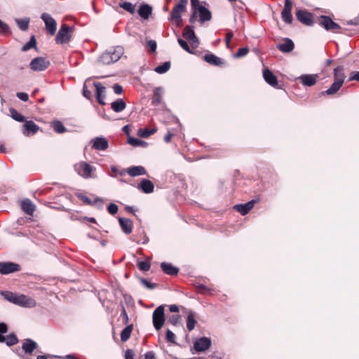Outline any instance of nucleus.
<instances>
[{
  "instance_id": "nucleus-1",
  "label": "nucleus",
  "mask_w": 359,
  "mask_h": 359,
  "mask_svg": "<svg viewBox=\"0 0 359 359\" xmlns=\"http://www.w3.org/2000/svg\"><path fill=\"white\" fill-rule=\"evenodd\" d=\"M343 72V66H338L334 69V81L330 88L324 92H322L323 95H334L340 89L344 82V75Z\"/></svg>"
},
{
  "instance_id": "nucleus-2",
  "label": "nucleus",
  "mask_w": 359,
  "mask_h": 359,
  "mask_svg": "<svg viewBox=\"0 0 359 359\" xmlns=\"http://www.w3.org/2000/svg\"><path fill=\"white\" fill-rule=\"evenodd\" d=\"M186 1L177 2L173 7L168 18L170 21L175 22L178 27L182 25V13L186 11Z\"/></svg>"
},
{
  "instance_id": "nucleus-3",
  "label": "nucleus",
  "mask_w": 359,
  "mask_h": 359,
  "mask_svg": "<svg viewBox=\"0 0 359 359\" xmlns=\"http://www.w3.org/2000/svg\"><path fill=\"white\" fill-rule=\"evenodd\" d=\"M73 31V27H69L67 24H63L56 35V43L59 44L68 43L71 39V32H72Z\"/></svg>"
},
{
  "instance_id": "nucleus-4",
  "label": "nucleus",
  "mask_w": 359,
  "mask_h": 359,
  "mask_svg": "<svg viewBox=\"0 0 359 359\" xmlns=\"http://www.w3.org/2000/svg\"><path fill=\"white\" fill-rule=\"evenodd\" d=\"M152 320L154 327L156 330H159L165 323L164 306H158L152 315Z\"/></svg>"
},
{
  "instance_id": "nucleus-5",
  "label": "nucleus",
  "mask_w": 359,
  "mask_h": 359,
  "mask_svg": "<svg viewBox=\"0 0 359 359\" xmlns=\"http://www.w3.org/2000/svg\"><path fill=\"white\" fill-rule=\"evenodd\" d=\"M50 65V62L45 57H38L34 58L30 62V68L35 72H41L46 69Z\"/></svg>"
},
{
  "instance_id": "nucleus-6",
  "label": "nucleus",
  "mask_w": 359,
  "mask_h": 359,
  "mask_svg": "<svg viewBox=\"0 0 359 359\" xmlns=\"http://www.w3.org/2000/svg\"><path fill=\"white\" fill-rule=\"evenodd\" d=\"M182 36L187 40L191 43V46L194 48H196L199 45V40L196 36L193 27L190 25H187L183 30Z\"/></svg>"
},
{
  "instance_id": "nucleus-7",
  "label": "nucleus",
  "mask_w": 359,
  "mask_h": 359,
  "mask_svg": "<svg viewBox=\"0 0 359 359\" xmlns=\"http://www.w3.org/2000/svg\"><path fill=\"white\" fill-rule=\"evenodd\" d=\"M319 24L327 31H334L341 28L340 25L334 22L330 17L321 15L319 18Z\"/></svg>"
},
{
  "instance_id": "nucleus-8",
  "label": "nucleus",
  "mask_w": 359,
  "mask_h": 359,
  "mask_svg": "<svg viewBox=\"0 0 359 359\" xmlns=\"http://www.w3.org/2000/svg\"><path fill=\"white\" fill-rule=\"evenodd\" d=\"M14 304L16 305L20 306L32 308L36 306V302L32 297H29L25 294H20V295H16L15 301Z\"/></svg>"
},
{
  "instance_id": "nucleus-9",
  "label": "nucleus",
  "mask_w": 359,
  "mask_h": 359,
  "mask_svg": "<svg viewBox=\"0 0 359 359\" xmlns=\"http://www.w3.org/2000/svg\"><path fill=\"white\" fill-rule=\"evenodd\" d=\"M14 304L16 305L20 306L32 308L36 306V302L32 297H29L25 294H20V295H16L15 301Z\"/></svg>"
},
{
  "instance_id": "nucleus-10",
  "label": "nucleus",
  "mask_w": 359,
  "mask_h": 359,
  "mask_svg": "<svg viewBox=\"0 0 359 359\" xmlns=\"http://www.w3.org/2000/svg\"><path fill=\"white\" fill-rule=\"evenodd\" d=\"M41 19L43 20L46 25V28L48 32L51 35L55 34L57 29L56 21L51 17L50 14L46 13H43L41 15Z\"/></svg>"
},
{
  "instance_id": "nucleus-11",
  "label": "nucleus",
  "mask_w": 359,
  "mask_h": 359,
  "mask_svg": "<svg viewBox=\"0 0 359 359\" xmlns=\"http://www.w3.org/2000/svg\"><path fill=\"white\" fill-rule=\"evenodd\" d=\"M76 171L79 175L84 178H88L90 177L93 168L91 165L85 162H80L74 166Z\"/></svg>"
},
{
  "instance_id": "nucleus-12",
  "label": "nucleus",
  "mask_w": 359,
  "mask_h": 359,
  "mask_svg": "<svg viewBox=\"0 0 359 359\" xmlns=\"http://www.w3.org/2000/svg\"><path fill=\"white\" fill-rule=\"evenodd\" d=\"M211 340L210 338L203 337L197 339L194 343V348L196 352H203L208 350L211 346Z\"/></svg>"
},
{
  "instance_id": "nucleus-13",
  "label": "nucleus",
  "mask_w": 359,
  "mask_h": 359,
  "mask_svg": "<svg viewBox=\"0 0 359 359\" xmlns=\"http://www.w3.org/2000/svg\"><path fill=\"white\" fill-rule=\"evenodd\" d=\"M296 17L299 22L305 25L310 26L313 24V15L308 11L298 10L296 12Z\"/></svg>"
},
{
  "instance_id": "nucleus-14",
  "label": "nucleus",
  "mask_w": 359,
  "mask_h": 359,
  "mask_svg": "<svg viewBox=\"0 0 359 359\" xmlns=\"http://www.w3.org/2000/svg\"><path fill=\"white\" fill-rule=\"evenodd\" d=\"M20 270L19 264L13 262H0V273L1 274H9Z\"/></svg>"
},
{
  "instance_id": "nucleus-15",
  "label": "nucleus",
  "mask_w": 359,
  "mask_h": 359,
  "mask_svg": "<svg viewBox=\"0 0 359 359\" xmlns=\"http://www.w3.org/2000/svg\"><path fill=\"white\" fill-rule=\"evenodd\" d=\"M39 130V127L33 121H25L22 126V133L26 136L33 135Z\"/></svg>"
},
{
  "instance_id": "nucleus-16",
  "label": "nucleus",
  "mask_w": 359,
  "mask_h": 359,
  "mask_svg": "<svg viewBox=\"0 0 359 359\" xmlns=\"http://www.w3.org/2000/svg\"><path fill=\"white\" fill-rule=\"evenodd\" d=\"M91 142L93 143V148L96 150L104 151L109 147L107 140L102 137H97L93 139Z\"/></svg>"
},
{
  "instance_id": "nucleus-17",
  "label": "nucleus",
  "mask_w": 359,
  "mask_h": 359,
  "mask_svg": "<svg viewBox=\"0 0 359 359\" xmlns=\"http://www.w3.org/2000/svg\"><path fill=\"white\" fill-rule=\"evenodd\" d=\"M94 86L96 89V99L97 102L101 105H104V98H105V87L102 85L100 82H95L94 83Z\"/></svg>"
},
{
  "instance_id": "nucleus-18",
  "label": "nucleus",
  "mask_w": 359,
  "mask_h": 359,
  "mask_svg": "<svg viewBox=\"0 0 359 359\" xmlns=\"http://www.w3.org/2000/svg\"><path fill=\"white\" fill-rule=\"evenodd\" d=\"M198 13L199 21L203 23L205 21H210L212 18L211 12L203 6H198L197 8Z\"/></svg>"
},
{
  "instance_id": "nucleus-19",
  "label": "nucleus",
  "mask_w": 359,
  "mask_h": 359,
  "mask_svg": "<svg viewBox=\"0 0 359 359\" xmlns=\"http://www.w3.org/2000/svg\"><path fill=\"white\" fill-rule=\"evenodd\" d=\"M263 78L264 81L272 87L278 88L276 76L269 69H266L263 71Z\"/></svg>"
},
{
  "instance_id": "nucleus-20",
  "label": "nucleus",
  "mask_w": 359,
  "mask_h": 359,
  "mask_svg": "<svg viewBox=\"0 0 359 359\" xmlns=\"http://www.w3.org/2000/svg\"><path fill=\"white\" fill-rule=\"evenodd\" d=\"M302 83L305 86H312L316 84L318 79V74H303L298 78Z\"/></svg>"
},
{
  "instance_id": "nucleus-21",
  "label": "nucleus",
  "mask_w": 359,
  "mask_h": 359,
  "mask_svg": "<svg viewBox=\"0 0 359 359\" xmlns=\"http://www.w3.org/2000/svg\"><path fill=\"white\" fill-rule=\"evenodd\" d=\"M255 201L252 200L244 204H237L233 206V209L240 212L242 215H247L253 208Z\"/></svg>"
},
{
  "instance_id": "nucleus-22",
  "label": "nucleus",
  "mask_w": 359,
  "mask_h": 359,
  "mask_svg": "<svg viewBox=\"0 0 359 359\" xmlns=\"http://www.w3.org/2000/svg\"><path fill=\"white\" fill-rule=\"evenodd\" d=\"M294 48V44L293 41L289 38H285L283 43H278L277 45V48L282 53H285L291 52Z\"/></svg>"
},
{
  "instance_id": "nucleus-23",
  "label": "nucleus",
  "mask_w": 359,
  "mask_h": 359,
  "mask_svg": "<svg viewBox=\"0 0 359 359\" xmlns=\"http://www.w3.org/2000/svg\"><path fill=\"white\" fill-rule=\"evenodd\" d=\"M118 222L121 230L126 234H129L132 232L133 230V222L128 218L119 217Z\"/></svg>"
},
{
  "instance_id": "nucleus-24",
  "label": "nucleus",
  "mask_w": 359,
  "mask_h": 359,
  "mask_svg": "<svg viewBox=\"0 0 359 359\" xmlns=\"http://www.w3.org/2000/svg\"><path fill=\"white\" fill-rule=\"evenodd\" d=\"M137 188L141 189L142 192L145 194H151L154 191V185L151 181L144 179L138 184Z\"/></svg>"
},
{
  "instance_id": "nucleus-25",
  "label": "nucleus",
  "mask_w": 359,
  "mask_h": 359,
  "mask_svg": "<svg viewBox=\"0 0 359 359\" xmlns=\"http://www.w3.org/2000/svg\"><path fill=\"white\" fill-rule=\"evenodd\" d=\"M38 346L36 342L31 339H27L25 340L22 345V348L26 353L31 354Z\"/></svg>"
},
{
  "instance_id": "nucleus-26",
  "label": "nucleus",
  "mask_w": 359,
  "mask_h": 359,
  "mask_svg": "<svg viewBox=\"0 0 359 359\" xmlns=\"http://www.w3.org/2000/svg\"><path fill=\"white\" fill-rule=\"evenodd\" d=\"M161 268L165 273L170 276H175L179 272L178 268L168 262H162L161 264Z\"/></svg>"
},
{
  "instance_id": "nucleus-27",
  "label": "nucleus",
  "mask_w": 359,
  "mask_h": 359,
  "mask_svg": "<svg viewBox=\"0 0 359 359\" xmlns=\"http://www.w3.org/2000/svg\"><path fill=\"white\" fill-rule=\"evenodd\" d=\"M196 318L197 315L194 311H189L188 312L187 328L189 332L192 331L195 328V326L197 323Z\"/></svg>"
},
{
  "instance_id": "nucleus-28",
  "label": "nucleus",
  "mask_w": 359,
  "mask_h": 359,
  "mask_svg": "<svg viewBox=\"0 0 359 359\" xmlns=\"http://www.w3.org/2000/svg\"><path fill=\"white\" fill-rule=\"evenodd\" d=\"M126 172L131 177H136L145 175L147 171L143 166L137 165L128 168Z\"/></svg>"
},
{
  "instance_id": "nucleus-29",
  "label": "nucleus",
  "mask_w": 359,
  "mask_h": 359,
  "mask_svg": "<svg viewBox=\"0 0 359 359\" xmlns=\"http://www.w3.org/2000/svg\"><path fill=\"white\" fill-rule=\"evenodd\" d=\"M111 54H110L112 58L113 63L117 62L124 53V50L122 46H118L109 49Z\"/></svg>"
},
{
  "instance_id": "nucleus-30",
  "label": "nucleus",
  "mask_w": 359,
  "mask_h": 359,
  "mask_svg": "<svg viewBox=\"0 0 359 359\" xmlns=\"http://www.w3.org/2000/svg\"><path fill=\"white\" fill-rule=\"evenodd\" d=\"M21 208L22 210L27 213V215H32L34 210H35V206L32 203V201L29 199L23 200L21 202Z\"/></svg>"
},
{
  "instance_id": "nucleus-31",
  "label": "nucleus",
  "mask_w": 359,
  "mask_h": 359,
  "mask_svg": "<svg viewBox=\"0 0 359 359\" xmlns=\"http://www.w3.org/2000/svg\"><path fill=\"white\" fill-rule=\"evenodd\" d=\"M204 60L210 65L220 66L223 65L222 60L212 53H207L204 55Z\"/></svg>"
},
{
  "instance_id": "nucleus-32",
  "label": "nucleus",
  "mask_w": 359,
  "mask_h": 359,
  "mask_svg": "<svg viewBox=\"0 0 359 359\" xmlns=\"http://www.w3.org/2000/svg\"><path fill=\"white\" fill-rule=\"evenodd\" d=\"M152 8L149 4H142L140 6L138 10L139 15L143 19H148L151 14Z\"/></svg>"
},
{
  "instance_id": "nucleus-33",
  "label": "nucleus",
  "mask_w": 359,
  "mask_h": 359,
  "mask_svg": "<svg viewBox=\"0 0 359 359\" xmlns=\"http://www.w3.org/2000/svg\"><path fill=\"white\" fill-rule=\"evenodd\" d=\"M112 110L115 112H121L126 107V104L122 99H117L111 104Z\"/></svg>"
},
{
  "instance_id": "nucleus-34",
  "label": "nucleus",
  "mask_w": 359,
  "mask_h": 359,
  "mask_svg": "<svg viewBox=\"0 0 359 359\" xmlns=\"http://www.w3.org/2000/svg\"><path fill=\"white\" fill-rule=\"evenodd\" d=\"M163 94V89L161 87L155 88L154 95L151 100V104L158 106L161 102V97Z\"/></svg>"
},
{
  "instance_id": "nucleus-35",
  "label": "nucleus",
  "mask_w": 359,
  "mask_h": 359,
  "mask_svg": "<svg viewBox=\"0 0 359 359\" xmlns=\"http://www.w3.org/2000/svg\"><path fill=\"white\" fill-rule=\"evenodd\" d=\"M110 54L111 53L109 49L104 52L99 57L100 62H101L103 65H110L113 63V60L112 58L111 57Z\"/></svg>"
},
{
  "instance_id": "nucleus-36",
  "label": "nucleus",
  "mask_w": 359,
  "mask_h": 359,
  "mask_svg": "<svg viewBox=\"0 0 359 359\" xmlns=\"http://www.w3.org/2000/svg\"><path fill=\"white\" fill-rule=\"evenodd\" d=\"M133 325H129L126 326L121 332V340L123 342H125L128 340L130 338L132 331H133Z\"/></svg>"
},
{
  "instance_id": "nucleus-37",
  "label": "nucleus",
  "mask_w": 359,
  "mask_h": 359,
  "mask_svg": "<svg viewBox=\"0 0 359 359\" xmlns=\"http://www.w3.org/2000/svg\"><path fill=\"white\" fill-rule=\"evenodd\" d=\"M29 22L30 19L29 18H25L23 19H15L16 24L22 31H26L28 29Z\"/></svg>"
},
{
  "instance_id": "nucleus-38",
  "label": "nucleus",
  "mask_w": 359,
  "mask_h": 359,
  "mask_svg": "<svg viewBox=\"0 0 359 359\" xmlns=\"http://www.w3.org/2000/svg\"><path fill=\"white\" fill-rule=\"evenodd\" d=\"M51 125L54 129V131L57 133L61 134L67 130L66 128L64 126L62 122L58 120L53 121Z\"/></svg>"
},
{
  "instance_id": "nucleus-39",
  "label": "nucleus",
  "mask_w": 359,
  "mask_h": 359,
  "mask_svg": "<svg viewBox=\"0 0 359 359\" xmlns=\"http://www.w3.org/2000/svg\"><path fill=\"white\" fill-rule=\"evenodd\" d=\"M11 116L12 118H13L15 121L18 122H25L26 121L24 116H22L21 114H20L16 109L13 108H11L9 109Z\"/></svg>"
},
{
  "instance_id": "nucleus-40",
  "label": "nucleus",
  "mask_w": 359,
  "mask_h": 359,
  "mask_svg": "<svg viewBox=\"0 0 359 359\" xmlns=\"http://www.w3.org/2000/svg\"><path fill=\"white\" fill-rule=\"evenodd\" d=\"M156 132V129H148V128H140L138 130L137 134L140 137L143 138H147L150 135L154 134Z\"/></svg>"
},
{
  "instance_id": "nucleus-41",
  "label": "nucleus",
  "mask_w": 359,
  "mask_h": 359,
  "mask_svg": "<svg viewBox=\"0 0 359 359\" xmlns=\"http://www.w3.org/2000/svg\"><path fill=\"white\" fill-rule=\"evenodd\" d=\"M128 142L134 147H145L147 145L146 142L133 137H129L128 139Z\"/></svg>"
},
{
  "instance_id": "nucleus-42",
  "label": "nucleus",
  "mask_w": 359,
  "mask_h": 359,
  "mask_svg": "<svg viewBox=\"0 0 359 359\" xmlns=\"http://www.w3.org/2000/svg\"><path fill=\"white\" fill-rule=\"evenodd\" d=\"M171 64L170 62H165L162 65L156 67L154 71L160 74L167 72L170 68Z\"/></svg>"
},
{
  "instance_id": "nucleus-43",
  "label": "nucleus",
  "mask_w": 359,
  "mask_h": 359,
  "mask_svg": "<svg viewBox=\"0 0 359 359\" xmlns=\"http://www.w3.org/2000/svg\"><path fill=\"white\" fill-rule=\"evenodd\" d=\"M36 45V41L35 36L33 35L31 36L29 41L22 47L21 50L22 51H27L32 48H35Z\"/></svg>"
},
{
  "instance_id": "nucleus-44",
  "label": "nucleus",
  "mask_w": 359,
  "mask_h": 359,
  "mask_svg": "<svg viewBox=\"0 0 359 359\" xmlns=\"http://www.w3.org/2000/svg\"><path fill=\"white\" fill-rule=\"evenodd\" d=\"M1 294L4 297L5 299L7 301L14 304L15 301L16 294L9 292V291H3L1 292Z\"/></svg>"
},
{
  "instance_id": "nucleus-45",
  "label": "nucleus",
  "mask_w": 359,
  "mask_h": 359,
  "mask_svg": "<svg viewBox=\"0 0 359 359\" xmlns=\"http://www.w3.org/2000/svg\"><path fill=\"white\" fill-rule=\"evenodd\" d=\"M119 6H120L121 8H122L123 9L127 11L128 12H129L131 14L135 13V6L133 5L130 2L124 1L123 3H121L119 4Z\"/></svg>"
},
{
  "instance_id": "nucleus-46",
  "label": "nucleus",
  "mask_w": 359,
  "mask_h": 359,
  "mask_svg": "<svg viewBox=\"0 0 359 359\" xmlns=\"http://www.w3.org/2000/svg\"><path fill=\"white\" fill-rule=\"evenodd\" d=\"M18 339L17 338V337L15 336V334H10L9 335L7 336V337H6V344H7V346H11L13 345H15L18 343Z\"/></svg>"
},
{
  "instance_id": "nucleus-47",
  "label": "nucleus",
  "mask_w": 359,
  "mask_h": 359,
  "mask_svg": "<svg viewBox=\"0 0 359 359\" xmlns=\"http://www.w3.org/2000/svg\"><path fill=\"white\" fill-rule=\"evenodd\" d=\"M281 18L283 20L287 23L290 24L292 22V15L291 11H283L281 12Z\"/></svg>"
},
{
  "instance_id": "nucleus-48",
  "label": "nucleus",
  "mask_w": 359,
  "mask_h": 359,
  "mask_svg": "<svg viewBox=\"0 0 359 359\" xmlns=\"http://www.w3.org/2000/svg\"><path fill=\"white\" fill-rule=\"evenodd\" d=\"M140 281L142 283V285H143L145 287H147L149 290L154 289L157 285L155 283H151L149 282L147 279H145L144 278H140Z\"/></svg>"
},
{
  "instance_id": "nucleus-49",
  "label": "nucleus",
  "mask_w": 359,
  "mask_h": 359,
  "mask_svg": "<svg viewBox=\"0 0 359 359\" xmlns=\"http://www.w3.org/2000/svg\"><path fill=\"white\" fill-rule=\"evenodd\" d=\"M79 198L83 202L85 203L86 204H88V205H92L93 204V203L92 202V201L87 196H84V195H80L79 196ZM97 201L99 202H102V199H100V198H96L95 199V201H94V203H97Z\"/></svg>"
},
{
  "instance_id": "nucleus-50",
  "label": "nucleus",
  "mask_w": 359,
  "mask_h": 359,
  "mask_svg": "<svg viewBox=\"0 0 359 359\" xmlns=\"http://www.w3.org/2000/svg\"><path fill=\"white\" fill-rule=\"evenodd\" d=\"M150 263L145 261H141L138 263V268L142 271H148L150 269Z\"/></svg>"
},
{
  "instance_id": "nucleus-51",
  "label": "nucleus",
  "mask_w": 359,
  "mask_h": 359,
  "mask_svg": "<svg viewBox=\"0 0 359 359\" xmlns=\"http://www.w3.org/2000/svg\"><path fill=\"white\" fill-rule=\"evenodd\" d=\"M249 52V48L247 47L241 48L238 50L235 54L236 57H241L246 55Z\"/></svg>"
},
{
  "instance_id": "nucleus-52",
  "label": "nucleus",
  "mask_w": 359,
  "mask_h": 359,
  "mask_svg": "<svg viewBox=\"0 0 359 359\" xmlns=\"http://www.w3.org/2000/svg\"><path fill=\"white\" fill-rule=\"evenodd\" d=\"M177 41L180 44V46L187 52L189 53H191L192 51L191 50L188 43L183 39H182L181 38H179L177 39Z\"/></svg>"
},
{
  "instance_id": "nucleus-53",
  "label": "nucleus",
  "mask_w": 359,
  "mask_h": 359,
  "mask_svg": "<svg viewBox=\"0 0 359 359\" xmlns=\"http://www.w3.org/2000/svg\"><path fill=\"white\" fill-rule=\"evenodd\" d=\"M166 340L170 343L176 344L175 334L170 330L166 331Z\"/></svg>"
},
{
  "instance_id": "nucleus-54",
  "label": "nucleus",
  "mask_w": 359,
  "mask_h": 359,
  "mask_svg": "<svg viewBox=\"0 0 359 359\" xmlns=\"http://www.w3.org/2000/svg\"><path fill=\"white\" fill-rule=\"evenodd\" d=\"M10 32V28L7 24L0 20V33L6 34Z\"/></svg>"
},
{
  "instance_id": "nucleus-55",
  "label": "nucleus",
  "mask_w": 359,
  "mask_h": 359,
  "mask_svg": "<svg viewBox=\"0 0 359 359\" xmlns=\"http://www.w3.org/2000/svg\"><path fill=\"white\" fill-rule=\"evenodd\" d=\"M118 205L115 203H110L107 207L108 212L111 215H115L118 212Z\"/></svg>"
},
{
  "instance_id": "nucleus-56",
  "label": "nucleus",
  "mask_w": 359,
  "mask_h": 359,
  "mask_svg": "<svg viewBox=\"0 0 359 359\" xmlns=\"http://www.w3.org/2000/svg\"><path fill=\"white\" fill-rule=\"evenodd\" d=\"M147 46L149 47L151 52H155L156 50L157 44L154 40H149L147 41Z\"/></svg>"
},
{
  "instance_id": "nucleus-57",
  "label": "nucleus",
  "mask_w": 359,
  "mask_h": 359,
  "mask_svg": "<svg viewBox=\"0 0 359 359\" xmlns=\"http://www.w3.org/2000/svg\"><path fill=\"white\" fill-rule=\"evenodd\" d=\"M292 3L290 0H285L283 11H292Z\"/></svg>"
},
{
  "instance_id": "nucleus-58",
  "label": "nucleus",
  "mask_w": 359,
  "mask_h": 359,
  "mask_svg": "<svg viewBox=\"0 0 359 359\" xmlns=\"http://www.w3.org/2000/svg\"><path fill=\"white\" fill-rule=\"evenodd\" d=\"M179 321H180V316L179 315H172L169 318V322L174 325H177Z\"/></svg>"
},
{
  "instance_id": "nucleus-59",
  "label": "nucleus",
  "mask_w": 359,
  "mask_h": 359,
  "mask_svg": "<svg viewBox=\"0 0 359 359\" xmlns=\"http://www.w3.org/2000/svg\"><path fill=\"white\" fill-rule=\"evenodd\" d=\"M16 96L22 101L26 102L29 100V95L26 93H17Z\"/></svg>"
},
{
  "instance_id": "nucleus-60",
  "label": "nucleus",
  "mask_w": 359,
  "mask_h": 359,
  "mask_svg": "<svg viewBox=\"0 0 359 359\" xmlns=\"http://www.w3.org/2000/svg\"><path fill=\"white\" fill-rule=\"evenodd\" d=\"M197 13H198V11H197L196 8H193L192 13H191V15L190 16V18H189L190 23L193 24V23H194L196 22V18H197Z\"/></svg>"
},
{
  "instance_id": "nucleus-61",
  "label": "nucleus",
  "mask_w": 359,
  "mask_h": 359,
  "mask_svg": "<svg viewBox=\"0 0 359 359\" xmlns=\"http://www.w3.org/2000/svg\"><path fill=\"white\" fill-rule=\"evenodd\" d=\"M233 34L232 32H228L226 34V39H225V43L227 48L229 47V43L233 37Z\"/></svg>"
},
{
  "instance_id": "nucleus-62",
  "label": "nucleus",
  "mask_w": 359,
  "mask_h": 359,
  "mask_svg": "<svg viewBox=\"0 0 359 359\" xmlns=\"http://www.w3.org/2000/svg\"><path fill=\"white\" fill-rule=\"evenodd\" d=\"M113 89H114V91L116 94L117 95H120L123 92V88L121 86H120L119 84H115L114 86H113Z\"/></svg>"
},
{
  "instance_id": "nucleus-63",
  "label": "nucleus",
  "mask_w": 359,
  "mask_h": 359,
  "mask_svg": "<svg viewBox=\"0 0 359 359\" xmlns=\"http://www.w3.org/2000/svg\"><path fill=\"white\" fill-rule=\"evenodd\" d=\"M134 352L131 349H128L125 353L126 359H133Z\"/></svg>"
},
{
  "instance_id": "nucleus-64",
  "label": "nucleus",
  "mask_w": 359,
  "mask_h": 359,
  "mask_svg": "<svg viewBox=\"0 0 359 359\" xmlns=\"http://www.w3.org/2000/svg\"><path fill=\"white\" fill-rule=\"evenodd\" d=\"M144 359H155V354L153 351H148L144 355Z\"/></svg>"
}]
</instances>
